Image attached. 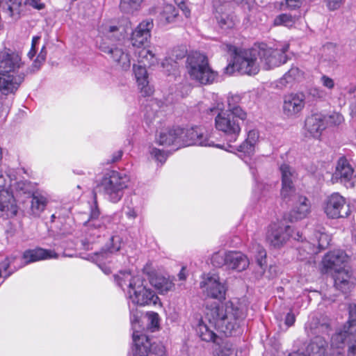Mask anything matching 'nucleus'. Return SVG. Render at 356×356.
I'll return each mask as SVG.
<instances>
[{"label":"nucleus","mask_w":356,"mask_h":356,"mask_svg":"<svg viewBox=\"0 0 356 356\" xmlns=\"http://www.w3.org/2000/svg\"><path fill=\"white\" fill-rule=\"evenodd\" d=\"M245 317V312L230 302L225 305L213 302L207 305L204 318L208 324L199 323L200 337L202 341L213 343L219 339V337L209 326L226 336H231L239 328Z\"/></svg>","instance_id":"nucleus-1"},{"label":"nucleus","mask_w":356,"mask_h":356,"mask_svg":"<svg viewBox=\"0 0 356 356\" xmlns=\"http://www.w3.org/2000/svg\"><path fill=\"white\" fill-rule=\"evenodd\" d=\"M122 37L119 28L106 22L98 27L96 43L99 49L108 54L118 67L124 71H127L131 67L129 55L121 47L113 44L115 42H119Z\"/></svg>","instance_id":"nucleus-2"},{"label":"nucleus","mask_w":356,"mask_h":356,"mask_svg":"<svg viewBox=\"0 0 356 356\" xmlns=\"http://www.w3.org/2000/svg\"><path fill=\"white\" fill-rule=\"evenodd\" d=\"M25 77L20 54L8 48L0 51V89H18Z\"/></svg>","instance_id":"nucleus-3"},{"label":"nucleus","mask_w":356,"mask_h":356,"mask_svg":"<svg viewBox=\"0 0 356 356\" xmlns=\"http://www.w3.org/2000/svg\"><path fill=\"white\" fill-rule=\"evenodd\" d=\"M129 176L115 170L107 171L92 191L93 198L97 203V195L99 193L112 203L121 200L124 190L128 187Z\"/></svg>","instance_id":"nucleus-4"},{"label":"nucleus","mask_w":356,"mask_h":356,"mask_svg":"<svg viewBox=\"0 0 356 356\" xmlns=\"http://www.w3.org/2000/svg\"><path fill=\"white\" fill-rule=\"evenodd\" d=\"M207 113L216 114L215 117L216 129L224 133L229 138V143H234L238 139L241 131V122L247 118V113L241 108H234L232 111H223L218 108H210L207 111Z\"/></svg>","instance_id":"nucleus-5"},{"label":"nucleus","mask_w":356,"mask_h":356,"mask_svg":"<svg viewBox=\"0 0 356 356\" xmlns=\"http://www.w3.org/2000/svg\"><path fill=\"white\" fill-rule=\"evenodd\" d=\"M256 46L251 49H239L233 47L232 58L223 69L224 74L230 76L235 72L242 74L255 75L260 70Z\"/></svg>","instance_id":"nucleus-6"},{"label":"nucleus","mask_w":356,"mask_h":356,"mask_svg":"<svg viewBox=\"0 0 356 356\" xmlns=\"http://www.w3.org/2000/svg\"><path fill=\"white\" fill-rule=\"evenodd\" d=\"M186 67L191 79L201 85L212 84L222 80V76L210 67L207 57L200 52H193L188 56Z\"/></svg>","instance_id":"nucleus-7"},{"label":"nucleus","mask_w":356,"mask_h":356,"mask_svg":"<svg viewBox=\"0 0 356 356\" xmlns=\"http://www.w3.org/2000/svg\"><path fill=\"white\" fill-rule=\"evenodd\" d=\"M129 294L132 303L140 307L161 306L156 293L145 284L140 276L132 277L129 283Z\"/></svg>","instance_id":"nucleus-8"},{"label":"nucleus","mask_w":356,"mask_h":356,"mask_svg":"<svg viewBox=\"0 0 356 356\" xmlns=\"http://www.w3.org/2000/svg\"><path fill=\"white\" fill-rule=\"evenodd\" d=\"M255 46L260 67L264 70L279 67L288 60L286 52L289 51V44L287 43L276 45V47H270L266 43Z\"/></svg>","instance_id":"nucleus-9"},{"label":"nucleus","mask_w":356,"mask_h":356,"mask_svg":"<svg viewBox=\"0 0 356 356\" xmlns=\"http://www.w3.org/2000/svg\"><path fill=\"white\" fill-rule=\"evenodd\" d=\"M293 228L279 222H271L266 229V241L273 249H281L292 236Z\"/></svg>","instance_id":"nucleus-10"},{"label":"nucleus","mask_w":356,"mask_h":356,"mask_svg":"<svg viewBox=\"0 0 356 356\" xmlns=\"http://www.w3.org/2000/svg\"><path fill=\"white\" fill-rule=\"evenodd\" d=\"M323 211L327 218L331 219L346 218L351 212L346 198L339 193H333L326 198Z\"/></svg>","instance_id":"nucleus-11"},{"label":"nucleus","mask_w":356,"mask_h":356,"mask_svg":"<svg viewBox=\"0 0 356 356\" xmlns=\"http://www.w3.org/2000/svg\"><path fill=\"white\" fill-rule=\"evenodd\" d=\"M348 261L346 252L341 250H334L327 252L321 262L322 273L335 272L338 269L345 268V264Z\"/></svg>","instance_id":"nucleus-12"},{"label":"nucleus","mask_w":356,"mask_h":356,"mask_svg":"<svg viewBox=\"0 0 356 356\" xmlns=\"http://www.w3.org/2000/svg\"><path fill=\"white\" fill-rule=\"evenodd\" d=\"M332 278L334 281V287L343 293L350 292L356 285V277L351 269L343 268L332 273Z\"/></svg>","instance_id":"nucleus-13"},{"label":"nucleus","mask_w":356,"mask_h":356,"mask_svg":"<svg viewBox=\"0 0 356 356\" xmlns=\"http://www.w3.org/2000/svg\"><path fill=\"white\" fill-rule=\"evenodd\" d=\"M209 138L204 134V130L200 127H193L189 129H183L181 134V145H200L212 146Z\"/></svg>","instance_id":"nucleus-14"},{"label":"nucleus","mask_w":356,"mask_h":356,"mask_svg":"<svg viewBox=\"0 0 356 356\" xmlns=\"http://www.w3.org/2000/svg\"><path fill=\"white\" fill-rule=\"evenodd\" d=\"M305 104V95L302 91L289 93L284 97L283 113L289 118L296 116L304 108Z\"/></svg>","instance_id":"nucleus-15"},{"label":"nucleus","mask_w":356,"mask_h":356,"mask_svg":"<svg viewBox=\"0 0 356 356\" xmlns=\"http://www.w3.org/2000/svg\"><path fill=\"white\" fill-rule=\"evenodd\" d=\"M153 26L152 19H147L142 21L132 31L131 42L133 47L140 48L148 43Z\"/></svg>","instance_id":"nucleus-16"},{"label":"nucleus","mask_w":356,"mask_h":356,"mask_svg":"<svg viewBox=\"0 0 356 356\" xmlns=\"http://www.w3.org/2000/svg\"><path fill=\"white\" fill-rule=\"evenodd\" d=\"M200 288L204 290L207 296L216 299L225 298V289L220 282L217 274L209 273L203 281L200 282Z\"/></svg>","instance_id":"nucleus-17"},{"label":"nucleus","mask_w":356,"mask_h":356,"mask_svg":"<svg viewBox=\"0 0 356 356\" xmlns=\"http://www.w3.org/2000/svg\"><path fill=\"white\" fill-rule=\"evenodd\" d=\"M214 17L218 27L223 32L233 29L237 22L236 16L225 6H214Z\"/></svg>","instance_id":"nucleus-18"},{"label":"nucleus","mask_w":356,"mask_h":356,"mask_svg":"<svg viewBox=\"0 0 356 356\" xmlns=\"http://www.w3.org/2000/svg\"><path fill=\"white\" fill-rule=\"evenodd\" d=\"M288 204L292 207L289 213V220L291 222L304 219L311 212L310 202L305 195L298 196L296 200Z\"/></svg>","instance_id":"nucleus-19"},{"label":"nucleus","mask_w":356,"mask_h":356,"mask_svg":"<svg viewBox=\"0 0 356 356\" xmlns=\"http://www.w3.org/2000/svg\"><path fill=\"white\" fill-rule=\"evenodd\" d=\"M19 207L13 195L7 190L0 191V218L9 219L18 213Z\"/></svg>","instance_id":"nucleus-20"},{"label":"nucleus","mask_w":356,"mask_h":356,"mask_svg":"<svg viewBox=\"0 0 356 356\" xmlns=\"http://www.w3.org/2000/svg\"><path fill=\"white\" fill-rule=\"evenodd\" d=\"M328 342L321 336L312 338L307 345L305 356H334V353L329 352Z\"/></svg>","instance_id":"nucleus-21"},{"label":"nucleus","mask_w":356,"mask_h":356,"mask_svg":"<svg viewBox=\"0 0 356 356\" xmlns=\"http://www.w3.org/2000/svg\"><path fill=\"white\" fill-rule=\"evenodd\" d=\"M355 332L351 323H349V318L343 325L341 328L337 331L331 337V346L335 348H343L346 342L349 341L354 335Z\"/></svg>","instance_id":"nucleus-22"},{"label":"nucleus","mask_w":356,"mask_h":356,"mask_svg":"<svg viewBox=\"0 0 356 356\" xmlns=\"http://www.w3.org/2000/svg\"><path fill=\"white\" fill-rule=\"evenodd\" d=\"M305 128L313 138H320L325 129V117L321 113L312 114L305 119Z\"/></svg>","instance_id":"nucleus-23"},{"label":"nucleus","mask_w":356,"mask_h":356,"mask_svg":"<svg viewBox=\"0 0 356 356\" xmlns=\"http://www.w3.org/2000/svg\"><path fill=\"white\" fill-rule=\"evenodd\" d=\"M22 257L25 260L26 264H30L40 260L57 259L58 254L54 250L38 247L34 249L25 250Z\"/></svg>","instance_id":"nucleus-24"},{"label":"nucleus","mask_w":356,"mask_h":356,"mask_svg":"<svg viewBox=\"0 0 356 356\" xmlns=\"http://www.w3.org/2000/svg\"><path fill=\"white\" fill-rule=\"evenodd\" d=\"M181 134H183L182 128L173 127L167 129L160 133L158 143L161 145L166 146L172 145L181 146Z\"/></svg>","instance_id":"nucleus-25"},{"label":"nucleus","mask_w":356,"mask_h":356,"mask_svg":"<svg viewBox=\"0 0 356 356\" xmlns=\"http://www.w3.org/2000/svg\"><path fill=\"white\" fill-rule=\"evenodd\" d=\"M302 76V72L297 67H291V69L286 72L282 78L275 83L277 89H282L283 88H292L296 82L299 81Z\"/></svg>","instance_id":"nucleus-26"},{"label":"nucleus","mask_w":356,"mask_h":356,"mask_svg":"<svg viewBox=\"0 0 356 356\" xmlns=\"http://www.w3.org/2000/svg\"><path fill=\"white\" fill-rule=\"evenodd\" d=\"M249 265L248 257L240 252L229 251L227 252V266L229 268L242 271Z\"/></svg>","instance_id":"nucleus-27"},{"label":"nucleus","mask_w":356,"mask_h":356,"mask_svg":"<svg viewBox=\"0 0 356 356\" xmlns=\"http://www.w3.org/2000/svg\"><path fill=\"white\" fill-rule=\"evenodd\" d=\"M149 282L160 293H165L175 289V284L169 277L156 273L149 274Z\"/></svg>","instance_id":"nucleus-28"},{"label":"nucleus","mask_w":356,"mask_h":356,"mask_svg":"<svg viewBox=\"0 0 356 356\" xmlns=\"http://www.w3.org/2000/svg\"><path fill=\"white\" fill-rule=\"evenodd\" d=\"M354 174V170L345 156H341L337 161L336 175L341 181H349Z\"/></svg>","instance_id":"nucleus-29"},{"label":"nucleus","mask_w":356,"mask_h":356,"mask_svg":"<svg viewBox=\"0 0 356 356\" xmlns=\"http://www.w3.org/2000/svg\"><path fill=\"white\" fill-rule=\"evenodd\" d=\"M310 240L314 241L319 252L326 249L330 243L331 236L325 232L324 227L316 228Z\"/></svg>","instance_id":"nucleus-30"},{"label":"nucleus","mask_w":356,"mask_h":356,"mask_svg":"<svg viewBox=\"0 0 356 356\" xmlns=\"http://www.w3.org/2000/svg\"><path fill=\"white\" fill-rule=\"evenodd\" d=\"M135 54L137 56L138 62L143 65L152 66L158 63V58L156 55L149 49L145 47L137 48Z\"/></svg>","instance_id":"nucleus-31"},{"label":"nucleus","mask_w":356,"mask_h":356,"mask_svg":"<svg viewBox=\"0 0 356 356\" xmlns=\"http://www.w3.org/2000/svg\"><path fill=\"white\" fill-rule=\"evenodd\" d=\"M15 90H0V118H6L12 104Z\"/></svg>","instance_id":"nucleus-32"},{"label":"nucleus","mask_w":356,"mask_h":356,"mask_svg":"<svg viewBox=\"0 0 356 356\" xmlns=\"http://www.w3.org/2000/svg\"><path fill=\"white\" fill-rule=\"evenodd\" d=\"M179 15V10L172 4H165L160 13L159 20L161 24L174 23Z\"/></svg>","instance_id":"nucleus-33"},{"label":"nucleus","mask_w":356,"mask_h":356,"mask_svg":"<svg viewBox=\"0 0 356 356\" xmlns=\"http://www.w3.org/2000/svg\"><path fill=\"white\" fill-rule=\"evenodd\" d=\"M214 343L216 345L214 349L215 356H230L232 354L233 346L229 340L219 337V339L216 340Z\"/></svg>","instance_id":"nucleus-34"},{"label":"nucleus","mask_w":356,"mask_h":356,"mask_svg":"<svg viewBox=\"0 0 356 356\" xmlns=\"http://www.w3.org/2000/svg\"><path fill=\"white\" fill-rule=\"evenodd\" d=\"M134 74L139 89H145L148 86V74L145 66L134 65Z\"/></svg>","instance_id":"nucleus-35"},{"label":"nucleus","mask_w":356,"mask_h":356,"mask_svg":"<svg viewBox=\"0 0 356 356\" xmlns=\"http://www.w3.org/2000/svg\"><path fill=\"white\" fill-rule=\"evenodd\" d=\"M298 251L301 260L307 259L309 255L316 254L319 252L314 241H304L298 247Z\"/></svg>","instance_id":"nucleus-36"},{"label":"nucleus","mask_w":356,"mask_h":356,"mask_svg":"<svg viewBox=\"0 0 356 356\" xmlns=\"http://www.w3.org/2000/svg\"><path fill=\"white\" fill-rule=\"evenodd\" d=\"M132 339L134 342L133 348H151L152 346L150 339L143 331L134 330L132 334Z\"/></svg>","instance_id":"nucleus-37"},{"label":"nucleus","mask_w":356,"mask_h":356,"mask_svg":"<svg viewBox=\"0 0 356 356\" xmlns=\"http://www.w3.org/2000/svg\"><path fill=\"white\" fill-rule=\"evenodd\" d=\"M47 204V200L42 195H32L31 209L33 213L39 214L42 212Z\"/></svg>","instance_id":"nucleus-38"},{"label":"nucleus","mask_w":356,"mask_h":356,"mask_svg":"<svg viewBox=\"0 0 356 356\" xmlns=\"http://www.w3.org/2000/svg\"><path fill=\"white\" fill-rule=\"evenodd\" d=\"M300 194L296 193L295 186H282L280 190V197L283 202L286 204H290L292 201L296 200Z\"/></svg>","instance_id":"nucleus-39"},{"label":"nucleus","mask_w":356,"mask_h":356,"mask_svg":"<svg viewBox=\"0 0 356 356\" xmlns=\"http://www.w3.org/2000/svg\"><path fill=\"white\" fill-rule=\"evenodd\" d=\"M280 170L282 175V186H295L293 181L294 172L291 170L290 166L286 163H283L281 165Z\"/></svg>","instance_id":"nucleus-40"},{"label":"nucleus","mask_w":356,"mask_h":356,"mask_svg":"<svg viewBox=\"0 0 356 356\" xmlns=\"http://www.w3.org/2000/svg\"><path fill=\"white\" fill-rule=\"evenodd\" d=\"M161 67L165 74H175L178 68V63L171 56H167L161 62Z\"/></svg>","instance_id":"nucleus-41"},{"label":"nucleus","mask_w":356,"mask_h":356,"mask_svg":"<svg viewBox=\"0 0 356 356\" xmlns=\"http://www.w3.org/2000/svg\"><path fill=\"white\" fill-rule=\"evenodd\" d=\"M296 21V17L291 14L282 13L277 15L274 19L275 26H284L286 27H291Z\"/></svg>","instance_id":"nucleus-42"},{"label":"nucleus","mask_w":356,"mask_h":356,"mask_svg":"<svg viewBox=\"0 0 356 356\" xmlns=\"http://www.w3.org/2000/svg\"><path fill=\"white\" fill-rule=\"evenodd\" d=\"M142 1L143 0H121L120 8L124 13H132L140 8Z\"/></svg>","instance_id":"nucleus-43"},{"label":"nucleus","mask_w":356,"mask_h":356,"mask_svg":"<svg viewBox=\"0 0 356 356\" xmlns=\"http://www.w3.org/2000/svg\"><path fill=\"white\" fill-rule=\"evenodd\" d=\"M232 3L248 10L251 8L250 0H213V6L223 5L227 7Z\"/></svg>","instance_id":"nucleus-44"},{"label":"nucleus","mask_w":356,"mask_h":356,"mask_svg":"<svg viewBox=\"0 0 356 356\" xmlns=\"http://www.w3.org/2000/svg\"><path fill=\"white\" fill-rule=\"evenodd\" d=\"M122 242V238L120 236H112L110 238V243L108 245V252L111 253L118 252L121 249Z\"/></svg>","instance_id":"nucleus-45"},{"label":"nucleus","mask_w":356,"mask_h":356,"mask_svg":"<svg viewBox=\"0 0 356 356\" xmlns=\"http://www.w3.org/2000/svg\"><path fill=\"white\" fill-rule=\"evenodd\" d=\"M211 262L216 268H220L224 265L227 266V252L225 254L215 252L211 257Z\"/></svg>","instance_id":"nucleus-46"},{"label":"nucleus","mask_w":356,"mask_h":356,"mask_svg":"<svg viewBox=\"0 0 356 356\" xmlns=\"http://www.w3.org/2000/svg\"><path fill=\"white\" fill-rule=\"evenodd\" d=\"M255 145L248 142V140H245L239 146L237 147V150L240 152H243L247 155H251L254 152Z\"/></svg>","instance_id":"nucleus-47"},{"label":"nucleus","mask_w":356,"mask_h":356,"mask_svg":"<svg viewBox=\"0 0 356 356\" xmlns=\"http://www.w3.org/2000/svg\"><path fill=\"white\" fill-rule=\"evenodd\" d=\"M150 154L155 160L164 163L167 159L168 154L163 150L159 149L156 147H153L150 151Z\"/></svg>","instance_id":"nucleus-48"},{"label":"nucleus","mask_w":356,"mask_h":356,"mask_svg":"<svg viewBox=\"0 0 356 356\" xmlns=\"http://www.w3.org/2000/svg\"><path fill=\"white\" fill-rule=\"evenodd\" d=\"M349 323H351L356 334V304H349L348 307Z\"/></svg>","instance_id":"nucleus-49"},{"label":"nucleus","mask_w":356,"mask_h":356,"mask_svg":"<svg viewBox=\"0 0 356 356\" xmlns=\"http://www.w3.org/2000/svg\"><path fill=\"white\" fill-rule=\"evenodd\" d=\"M150 353L154 356H167L165 347L161 343H152Z\"/></svg>","instance_id":"nucleus-50"},{"label":"nucleus","mask_w":356,"mask_h":356,"mask_svg":"<svg viewBox=\"0 0 356 356\" xmlns=\"http://www.w3.org/2000/svg\"><path fill=\"white\" fill-rule=\"evenodd\" d=\"M241 101V97L238 95H232L227 97L228 108L227 111H232L234 108H241L238 104Z\"/></svg>","instance_id":"nucleus-51"},{"label":"nucleus","mask_w":356,"mask_h":356,"mask_svg":"<svg viewBox=\"0 0 356 356\" xmlns=\"http://www.w3.org/2000/svg\"><path fill=\"white\" fill-rule=\"evenodd\" d=\"M186 55V51L184 49H181L180 47H175L172 49L170 53H168V56H171L172 58L176 60L177 62L178 60L183 58Z\"/></svg>","instance_id":"nucleus-52"},{"label":"nucleus","mask_w":356,"mask_h":356,"mask_svg":"<svg viewBox=\"0 0 356 356\" xmlns=\"http://www.w3.org/2000/svg\"><path fill=\"white\" fill-rule=\"evenodd\" d=\"M356 334L348 343L347 356H356Z\"/></svg>","instance_id":"nucleus-53"},{"label":"nucleus","mask_w":356,"mask_h":356,"mask_svg":"<svg viewBox=\"0 0 356 356\" xmlns=\"http://www.w3.org/2000/svg\"><path fill=\"white\" fill-rule=\"evenodd\" d=\"M256 259L257 264L261 267L266 264V251L264 248H259V250L257 252Z\"/></svg>","instance_id":"nucleus-54"},{"label":"nucleus","mask_w":356,"mask_h":356,"mask_svg":"<svg viewBox=\"0 0 356 356\" xmlns=\"http://www.w3.org/2000/svg\"><path fill=\"white\" fill-rule=\"evenodd\" d=\"M151 352V348L138 347L133 348V356H148Z\"/></svg>","instance_id":"nucleus-55"},{"label":"nucleus","mask_w":356,"mask_h":356,"mask_svg":"<svg viewBox=\"0 0 356 356\" xmlns=\"http://www.w3.org/2000/svg\"><path fill=\"white\" fill-rule=\"evenodd\" d=\"M148 319L150 322L151 327L159 328V316L156 312H150L148 314Z\"/></svg>","instance_id":"nucleus-56"},{"label":"nucleus","mask_w":356,"mask_h":356,"mask_svg":"<svg viewBox=\"0 0 356 356\" xmlns=\"http://www.w3.org/2000/svg\"><path fill=\"white\" fill-rule=\"evenodd\" d=\"M287 8L290 10L300 8L305 0H285Z\"/></svg>","instance_id":"nucleus-57"},{"label":"nucleus","mask_w":356,"mask_h":356,"mask_svg":"<svg viewBox=\"0 0 356 356\" xmlns=\"http://www.w3.org/2000/svg\"><path fill=\"white\" fill-rule=\"evenodd\" d=\"M123 155V151L122 149L118 150L114 152L110 159H108L106 161V164H112L118 162L122 159Z\"/></svg>","instance_id":"nucleus-58"},{"label":"nucleus","mask_w":356,"mask_h":356,"mask_svg":"<svg viewBox=\"0 0 356 356\" xmlns=\"http://www.w3.org/2000/svg\"><path fill=\"white\" fill-rule=\"evenodd\" d=\"M259 139V133L256 130H250L248 133V137L246 140H248V142H250L253 143L254 145H256Z\"/></svg>","instance_id":"nucleus-59"},{"label":"nucleus","mask_w":356,"mask_h":356,"mask_svg":"<svg viewBox=\"0 0 356 356\" xmlns=\"http://www.w3.org/2000/svg\"><path fill=\"white\" fill-rule=\"evenodd\" d=\"M321 81L323 86L328 89H332L334 86L333 79L325 75L322 76Z\"/></svg>","instance_id":"nucleus-60"},{"label":"nucleus","mask_w":356,"mask_h":356,"mask_svg":"<svg viewBox=\"0 0 356 356\" xmlns=\"http://www.w3.org/2000/svg\"><path fill=\"white\" fill-rule=\"evenodd\" d=\"M43 62V60L36 58L35 60L33 61L32 65L29 69V70L26 71V72L28 73L29 72L31 73H33L37 72L40 68Z\"/></svg>","instance_id":"nucleus-61"},{"label":"nucleus","mask_w":356,"mask_h":356,"mask_svg":"<svg viewBox=\"0 0 356 356\" xmlns=\"http://www.w3.org/2000/svg\"><path fill=\"white\" fill-rule=\"evenodd\" d=\"M295 322L296 316L292 312V310L291 309V311L286 315L284 323L286 325H287L288 327H291L294 325Z\"/></svg>","instance_id":"nucleus-62"},{"label":"nucleus","mask_w":356,"mask_h":356,"mask_svg":"<svg viewBox=\"0 0 356 356\" xmlns=\"http://www.w3.org/2000/svg\"><path fill=\"white\" fill-rule=\"evenodd\" d=\"M327 7L330 10H336L340 7L342 0H326Z\"/></svg>","instance_id":"nucleus-63"},{"label":"nucleus","mask_w":356,"mask_h":356,"mask_svg":"<svg viewBox=\"0 0 356 356\" xmlns=\"http://www.w3.org/2000/svg\"><path fill=\"white\" fill-rule=\"evenodd\" d=\"M27 3L37 10H42L44 8V4L40 2V0H26Z\"/></svg>","instance_id":"nucleus-64"}]
</instances>
